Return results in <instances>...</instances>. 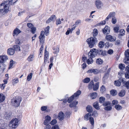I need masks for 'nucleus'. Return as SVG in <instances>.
<instances>
[{"instance_id":"nucleus-1","label":"nucleus","mask_w":129,"mask_h":129,"mask_svg":"<svg viewBox=\"0 0 129 129\" xmlns=\"http://www.w3.org/2000/svg\"><path fill=\"white\" fill-rule=\"evenodd\" d=\"M9 3L7 1L2 3L0 5V13L2 16H3L9 11Z\"/></svg>"},{"instance_id":"nucleus-2","label":"nucleus","mask_w":129,"mask_h":129,"mask_svg":"<svg viewBox=\"0 0 129 129\" xmlns=\"http://www.w3.org/2000/svg\"><path fill=\"white\" fill-rule=\"evenodd\" d=\"M98 41L97 38L94 37H91L88 39L86 40V42L87 43L89 47L90 48L94 47V46L97 43Z\"/></svg>"},{"instance_id":"nucleus-3","label":"nucleus","mask_w":129,"mask_h":129,"mask_svg":"<svg viewBox=\"0 0 129 129\" xmlns=\"http://www.w3.org/2000/svg\"><path fill=\"white\" fill-rule=\"evenodd\" d=\"M19 124V121L18 119H12L9 124V127L11 129H15L17 127Z\"/></svg>"},{"instance_id":"nucleus-4","label":"nucleus","mask_w":129,"mask_h":129,"mask_svg":"<svg viewBox=\"0 0 129 129\" xmlns=\"http://www.w3.org/2000/svg\"><path fill=\"white\" fill-rule=\"evenodd\" d=\"M21 98L19 97H14L12 99L11 102L12 105L14 106L18 107L20 105Z\"/></svg>"},{"instance_id":"nucleus-5","label":"nucleus","mask_w":129,"mask_h":129,"mask_svg":"<svg viewBox=\"0 0 129 129\" xmlns=\"http://www.w3.org/2000/svg\"><path fill=\"white\" fill-rule=\"evenodd\" d=\"M123 74L121 73L120 72H119L118 75H119V79L118 80H115L114 82V84L115 85L117 86H120L121 85V83H122L123 84V81L124 78L121 76Z\"/></svg>"},{"instance_id":"nucleus-6","label":"nucleus","mask_w":129,"mask_h":129,"mask_svg":"<svg viewBox=\"0 0 129 129\" xmlns=\"http://www.w3.org/2000/svg\"><path fill=\"white\" fill-rule=\"evenodd\" d=\"M97 53V49L93 48L89 52L88 54V56L93 58L98 55Z\"/></svg>"},{"instance_id":"nucleus-7","label":"nucleus","mask_w":129,"mask_h":129,"mask_svg":"<svg viewBox=\"0 0 129 129\" xmlns=\"http://www.w3.org/2000/svg\"><path fill=\"white\" fill-rule=\"evenodd\" d=\"M125 57L124 59V61L127 64H129V49L126 50L125 52Z\"/></svg>"},{"instance_id":"nucleus-8","label":"nucleus","mask_w":129,"mask_h":129,"mask_svg":"<svg viewBox=\"0 0 129 129\" xmlns=\"http://www.w3.org/2000/svg\"><path fill=\"white\" fill-rule=\"evenodd\" d=\"M110 27L106 25L104 28L102 29V31L104 34H106V35L110 33Z\"/></svg>"},{"instance_id":"nucleus-9","label":"nucleus","mask_w":129,"mask_h":129,"mask_svg":"<svg viewBox=\"0 0 129 129\" xmlns=\"http://www.w3.org/2000/svg\"><path fill=\"white\" fill-rule=\"evenodd\" d=\"M97 54L99 56H104L106 55V52L104 50H101L100 49H97Z\"/></svg>"},{"instance_id":"nucleus-10","label":"nucleus","mask_w":129,"mask_h":129,"mask_svg":"<svg viewBox=\"0 0 129 129\" xmlns=\"http://www.w3.org/2000/svg\"><path fill=\"white\" fill-rule=\"evenodd\" d=\"M96 7L98 9H100L103 6V3L100 0H96L95 3Z\"/></svg>"},{"instance_id":"nucleus-11","label":"nucleus","mask_w":129,"mask_h":129,"mask_svg":"<svg viewBox=\"0 0 129 129\" xmlns=\"http://www.w3.org/2000/svg\"><path fill=\"white\" fill-rule=\"evenodd\" d=\"M106 39L108 41L113 42L116 40V38L110 35H107L105 37Z\"/></svg>"},{"instance_id":"nucleus-12","label":"nucleus","mask_w":129,"mask_h":129,"mask_svg":"<svg viewBox=\"0 0 129 129\" xmlns=\"http://www.w3.org/2000/svg\"><path fill=\"white\" fill-rule=\"evenodd\" d=\"M125 70L126 72L124 73L125 77L127 79H129V65L126 66Z\"/></svg>"},{"instance_id":"nucleus-13","label":"nucleus","mask_w":129,"mask_h":129,"mask_svg":"<svg viewBox=\"0 0 129 129\" xmlns=\"http://www.w3.org/2000/svg\"><path fill=\"white\" fill-rule=\"evenodd\" d=\"M0 62L3 63L5 61L8 59V58L7 55H5L0 56Z\"/></svg>"},{"instance_id":"nucleus-14","label":"nucleus","mask_w":129,"mask_h":129,"mask_svg":"<svg viewBox=\"0 0 129 129\" xmlns=\"http://www.w3.org/2000/svg\"><path fill=\"white\" fill-rule=\"evenodd\" d=\"M24 41V38L23 37H21L19 38L18 39L15 41V43L16 44H18L21 45Z\"/></svg>"},{"instance_id":"nucleus-15","label":"nucleus","mask_w":129,"mask_h":129,"mask_svg":"<svg viewBox=\"0 0 129 129\" xmlns=\"http://www.w3.org/2000/svg\"><path fill=\"white\" fill-rule=\"evenodd\" d=\"M21 31L18 28H16L13 31V36H17L19 34L21 33Z\"/></svg>"},{"instance_id":"nucleus-16","label":"nucleus","mask_w":129,"mask_h":129,"mask_svg":"<svg viewBox=\"0 0 129 129\" xmlns=\"http://www.w3.org/2000/svg\"><path fill=\"white\" fill-rule=\"evenodd\" d=\"M64 113L61 111L58 114V118L60 120H62L64 118Z\"/></svg>"},{"instance_id":"nucleus-17","label":"nucleus","mask_w":129,"mask_h":129,"mask_svg":"<svg viewBox=\"0 0 129 129\" xmlns=\"http://www.w3.org/2000/svg\"><path fill=\"white\" fill-rule=\"evenodd\" d=\"M125 79L124 78L123 81V85L127 89H129V80L127 82L125 81Z\"/></svg>"},{"instance_id":"nucleus-18","label":"nucleus","mask_w":129,"mask_h":129,"mask_svg":"<svg viewBox=\"0 0 129 129\" xmlns=\"http://www.w3.org/2000/svg\"><path fill=\"white\" fill-rule=\"evenodd\" d=\"M115 15V12H113L110 13L109 15L105 19V20L107 21H108L109 18L112 17H115L114 16Z\"/></svg>"},{"instance_id":"nucleus-19","label":"nucleus","mask_w":129,"mask_h":129,"mask_svg":"<svg viewBox=\"0 0 129 129\" xmlns=\"http://www.w3.org/2000/svg\"><path fill=\"white\" fill-rule=\"evenodd\" d=\"M7 52L8 54L13 55L15 53V50L13 49L9 48L8 49Z\"/></svg>"},{"instance_id":"nucleus-20","label":"nucleus","mask_w":129,"mask_h":129,"mask_svg":"<svg viewBox=\"0 0 129 129\" xmlns=\"http://www.w3.org/2000/svg\"><path fill=\"white\" fill-rule=\"evenodd\" d=\"M12 116V114L10 112H7L5 115V117L6 119L7 120L11 119Z\"/></svg>"},{"instance_id":"nucleus-21","label":"nucleus","mask_w":129,"mask_h":129,"mask_svg":"<svg viewBox=\"0 0 129 129\" xmlns=\"http://www.w3.org/2000/svg\"><path fill=\"white\" fill-rule=\"evenodd\" d=\"M56 18L55 15H52L46 21L47 23H49L51 21H52L54 19H56Z\"/></svg>"},{"instance_id":"nucleus-22","label":"nucleus","mask_w":129,"mask_h":129,"mask_svg":"<svg viewBox=\"0 0 129 129\" xmlns=\"http://www.w3.org/2000/svg\"><path fill=\"white\" fill-rule=\"evenodd\" d=\"M78 103V101H74L69 104V107L71 108L76 107Z\"/></svg>"},{"instance_id":"nucleus-23","label":"nucleus","mask_w":129,"mask_h":129,"mask_svg":"<svg viewBox=\"0 0 129 129\" xmlns=\"http://www.w3.org/2000/svg\"><path fill=\"white\" fill-rule=\"evenodd\" d=\"M86 109L87 111L89 113H90L93 111V109L92 107L90 105H88L86 107Z\"/></svg>"},{"instance_id":"nucleus-24","label":"nucleus","mask_w":129,"mask_h":129,"mask_svg":"<svg viewBox=\"0 0 129 129\" xmlns=\"http://www.w3.org/2000/svg\"><path fill=\"white\" fill-rule=\"evenodd\" d=\"M91 116V114L90 113H88L86 114L84 116V120L86 121H88L89 119V118Z\"/></svg>"},{"instance_id":"nucleus-25","label":"nucleus","mask_w":129,"mask_h":129,"mask_svg":"<svg viewBox=\"0 0 129 129\" xmlns=\"http://www.w3.org/2000/svg\"><path fill=\"white\" fill-rule=\"evenodd\" d=\"M81 93V91L79 90L76 92L74 94L70 97H77L79 96Z\"/></svg>"},{"instance_id":"nucleus-26","label":"nucleus","mask_w":129,"mask_h":129,"mask_svg":"<svg viewBox=\"0 0 129 129\" xmlns=\"http://www.w3.org/2000/svg\"><path fill=\"white\" fill-rule=\"evenodd\" d=\"M125 90H124L122 89L118 93V95L120 97H123L125 95Z\"/></svg>"},{"instance_id":"nucleus-27","label":"nucleus","mask_w":129,"mask_h":129,"mask_svg":"<svg viewBox=\"0 0 129 129\" xmlns=\"http://www.w3.org/2000/svg\"><path fill=\"white\" fill-rule=\"evenodd\" d=\"M99 82H98L93 85V90L94 91L97 90L99 87Z\"/></svg>"},{"instance_id":"nucleus-28","label":"nucleus","mask_w":129,"mask_h":129,"mask_svg":"<svg viewBox=\"0 0 129 129\" xmlns=\"http://www.w3.org/2000/svg\"><path fill=\"white\" fill-rule=\"evenodd\" d=\"M110 94L113 96H115L117 94V91L115 89H112L110 91Z\"/></svg>"},{"instance_id":"nucleus-29","label":"nucleus","mask_w":129,"mask_h":129,"mask_svg":"<svg viewBox=\"0 0 129 129\" xmlns=\"http://www.w3.org/2000/svg\"><path fill=\"white\" fill-rule=\"evenodd\" d=\"M93 107L94 108L97 110H99L100 108L99 106L98 103L97 102H95L93 104Z\"/></svg>"},{"instance_id":"nucleus-30","label":"nucleus","mask_w":129,"mask_h":129,"mask_svg":"<svg viewBox=\"0 0 129 129\" xmlns=\"http://www.w3.org/2000/svg\"><path fill=\"white\" fill-rule=\"evenodd\" d=\"M94 85V82L93 81H91L89 83L88 86V88L89 89H92L93 88Z\"/></svg>"},{"instance_id":"nucleus-31","label":"nucleus","mask_w":129,"mask_h":129,"mask_svg":"<svg viewBox=\"0 0 129 129\" xmlns=\"http://www.w3.org/2000/svg\"><path fill=\"white\" fill-rule=\"evenodd\" d=\"M105 45V44L103 41H101L98 44V46L100 48H102L104 47Z\"/></svg>"},{"instance_id":"nucleus-32","label":"nucleus","mask_w":129,"mask_h":129,"mask_svg":"<svg viewBox=\"0 0 129 129\" xmlns=\"http://www.w3.org/2000/svg\"><path fill=\"white\" fill-rule=\"evenodd\" d=\"M115 108L117 111H119L122 109V107L119 104L115 105L114 106Z\"/></svg>"},{"instance_id":"nucleus-33","label":"nucleus","mask_w":129,"mask_h":129,"mask_svg":"<svg viewBox=\"0 0 129 129\" xmlns=\"http://www.w3.org/2000/svg\"><path fill=\"white\" fill-rule=\"evenodd\" d=\"M112 109V107L111 105L105 106L104 108L105 110L107 111H111Z\"/></svg>"},{"instance_id":"nucleus-34","label":"nucleus","mask_w":129,"mask_h":129,"mask_svg":"<svg viewBox=\"0 0 129 129\" xmlns=\"http://www.w3.org/2000/svg\"><path fill=\"white\" fill-rule=\"evenodd\" d=\"M103 61L100 58L97 59L96 60V63L98 64H101L103 63Z\"/></svg>"},{"instance_id":"nucleus-35","label":"nucleus","mask_w":129,"mask_h":129,"mask_svg":"<svg viewBox=\"0 0 129 129\" xmlns=\"http://www.w3.org/2000/svg\"><path fill=\"white\" fill-rule=\"evenodd\" d=\"M89 59L87 60L86 62L88 64H91L93 62V60L92 58V57H89Z\"/></svg>"},{"instance_id":"nucleus-36","label":"nucleus","mask_w":129,"mask_h":129,"mask_svg":"<svg viewBox=\"0 0 129 129\" xmlns=\"http://www.w3.org/2000/svg\"><path fill=\"white\" fill-rule=\"evenodd\" d=\"M111 102L109 101H105L103 104V105L104 107H105L107 106L110 105H111Z\"/></svg>"},{"instance_id":"nucleus-37","label":"nucleus","mask_w":129,"mask_h":129,"mask_svg":"<svg viewBox=\"0 0 129 129\" xmlns=\"http://www.w3.org/2000/svg\"><path fill=\"white\" fill-rule=\"evenodd\" d=\"M93 37H95L98 34V31L96 28H94L93 30Z\"/></svg>"},{"instance_id":"nucleus-38","label":"nucleus","mask_w":129,"mask_h":129,"mask_svg":"<svg viewBox=\"0 0 129 129\" xmlns=\"http://www.w3.org/2000/svg\"><path fill=\"white\" fill-rule=\"evenodd\" d=\"M105 45L106 47H112L113 45V44L112 43H110L109 42H106L105 44Z\"/></svg>"},{"instance_id":"nucleus-39","label":"nucleus","mask_w":129,"mask_h":129,"mask_svg":"<svg viewBox=\"0 0 129 129\" xmlns=\"http://www.w3.org/2000/svg\"><path fill=\"white\" fill-rule=\"evenodd\" d=\"M13 48L14 49L15 51H19L20 50V46L17 45H14L13 46Z\"/></svg>"},{"instance_id":"nucleus-40","label":"nucleus","mask_w":129,"mask_h":129,"mask_svg":"<svg viewBox=\"0 0 129 129\" xmlns=\"http://www.w3.org/2000/svg\"><path fill=\"white\" fill-rule=\"evenodd\" d=\"M119 68L121 70H123L125 68L124 64L122 63H120L119 65Z\"/></svg>"},{"instance_id":"nucleus-41","label":"nucleus","mask_w":129,"mask_h":129,"mask_svg":"<svg viewBox=\"0 0 129 129\" xmlns=\"http://www.w3.org/2000/svg\"><path fill=\"white\" fill-rule=\"evenodd\" d=\"M89 120L92 125H93L94 124V121L93 118L91 116L89 118Z\"/></svg>"},{"instance_id":"nucleus-42","label":"nucleus","mask_w":129,"mask_h":129,"mask_svg":"<svg viewBox=\"0 0 129 129\" xmlns=\"http://www.w3.org/2000/svg\"><path fill=\"white\" fill-rule=\"evenodd\" d=\"M90 81V78H85L83 81V82L85 83H88Z\"/></svg>"},{"instance_id":"nucleus-43","label":"nucleus","mask_w":129,"mask_h":129,"mask_svg":"<svg viewBox=\"0 0 129 129\" xmlns=\"http://www.w3.org/2000/svg\"><path fill=\"white\" fill-rule=\"evenodd\" d=\"M53 49L54 50V52L55 53H57L59 52V49L58 47H54L53 48Z\"/></svg>"},{"instance_id":"nucleus-44","label":"nucleus","mask_w":129,"mask_h":129,"mask_svg":"<svg viewBox=\"0 0 129 129\" xmlns=\"http://www.w3.org/2000/svg\"><path fill=\"white\" fill-rule=\"evenodd\" d=\"M50 27L49 26H47L45 29L44 31L45 32V35L47 36L46 34L48 33L49 32Z\"/></svg>"},{"instance_id":"nucleus-45","label":"nucleus","mask_w":129,"mask_h":129,"mask_svg":"<svg viewBox=\"0 0 129 129\" xmlns=\"http://www.w3.org/2000/svg\"><path fill=\"white\" fill-rule=\"evenodd\" d=\"M18 0H7L8 2V3L11 5L15 3Z\"/></svg>"},{"instance_id":"nucleus-46","label":"nucleus","mask_w":129,"mask_h":129,"mask_svg":"<svg viewBox=\"0 0 129 129\" xmlns=\"http://www.w3.org/2000/svg\"><path fill=\"white\" fill-rule=\"evenodd\" d=\"M105 99V97H100L99 99V102L101 103H103L104 102Z\"/></svg>"},{"instance_id":"nucleus-47","label":"nucleus","mask_w":129,"mask_h":129,"mask_svg":"<svg viewBox=\"0 0 129 129\" xmlns=\"http://www.w3.org/2000/svg\"><path fill=\"white\" fill-rule=\"evenodd\" d=\"M106 90V88L105 86L103 85L100 88V91L101 92L103 93Z\"/></svg>"},{"instance_id":"nucleus-48","label":"nucleus","mask_w":129,"mask_h":129,"mask_svg":"<svg viewBox=\"0 0 129 129\" xmlns=\"http://www.w3.org/2000/svg\"><path fill=\"white\" fill-rule=\"evenodd\" d=\"M33 74L32 73H30L27 76V80L29 81L31 79L32 76Z\"/></svg>"},{"instance_id":"nucleus-49","label":"nucleus","mask_w":129,"mask_h":129,"mask_svg":"<svg viewBox=\"0 0 129 129\" xmlns=\"http://www.w3.org/2000/svg\"><path fill=\"white\" fill-rule=\"evenodd\" d=\"M34 57V56L33 55H31L28 57L27 60L29 61H32Z\"/></svg>"},{"instance_id":"nucleus-50","label":"nucleus","mask_w":129,"mask_h":129,"mask_svg":"<svg viewBox=\"0 0 129 129\" xmlns=\"http://www.w3.org/2000/svg\"><path fill=\"white\" fill-rule=\"evenodd\" d=\"M97 94L96 92L90 93V95H88V96L90 97H97Z\"/></svg>"},{"instance_id":"nucleus-51","label":"nucleus","mask_w":129,"mask_h":129,"mask_svg":"<svg viewBox=\"0 0 129 129\" xmlns=\"http://www.w3.org/2000/svg\"><path fill=\"white\" fill-rule=\"evenodd\" d=\"M118 103V101L116 100H113L112 101V104L113 105H117Z\"/></svg>"},{"instance_id":"nucleus-52","label":"nucleus","mask_w":129,"mask_h":129,"mask_svg":"<svg viewBox=\"0 0 129 129\" xmlns=\"http://www.w3.org/2000/svg\"><path fill=\"white\" fill-rule=\"evenodd\" d=\"M47 106H43L41 107V109L42 111H45L47 108Z\"/></svg>"},{"instance_id":"nucleus-53","label":"nucleus","mask_w":129,"mask_h":129,"mask_svg":"<svg viewBox=\"0 0 129 129\" xmlns=\"http://www.w3.org/2000/svg\"><path fill=\"white\" fill-rule=\"evenodd\" d=\"M36 28L35 27H33L31 28V31L33 34H34L36 32Z\"/></svg>"},{"instance_id":"nucleus-54","label":"nucleus","mask_w":129,"mask_h":129,"mask_svg":"<svg viewBox=\"0 0 129 129\" xmlns=\"http://www.w3.org/2000/svg\"><path fill=\"white\" fill-rule=\"evenodd\" d=\"M125 31L123 29H121L120 31V35L121 36H123L124 35Z\"/></svg>"},{"instance_id":"nucleus-55","label":"nucleus","mask_w":129,"mask_h":129,"mask_svg":"<svg viewBox=\"0 0 129 129\" xmlns=\"http://www.w3.org/2000/svg\"><path fill=\"white\" fill-rule=\"evenodd\" d=\"M14 64V61L13 60H11L10 62L9 66V69H10L12 68V67L13 66V64Z\"/></svg>"},{"instance_id":"nucleus-56","label":"nucleus","mask_w":129,"mask_h":129,"mask_svg":"<svg viewBox=\"0 0 129 129\" xmlns=\"http://www.w3.org/2000/svg\"><path fill=\"white\" fill-rule=\"evenodd\" d=\"M116 18L115 17H113L112 20V23L113 24H114L116 23Z\"/></svg>"},{"instance_id":"nucleus-57","label":"nucleus","mask_w":129,"mask_h":129,"mask_svg":"<svg viewBox=\"0 0 129 129\" xmlns=\"http://www.w3.org/2000/svg\"><path fill=\"white\" fill-rule=\"evenodd\" d=\"M57 122V120L55 119L53 120L50 123L52 125H53L55 124Z\"/></svg>"},{"instance_id":"nucleus-58","label":"nucleus","mask_w":129,"mask_h":129,"mask_svg":"<svg viewBox=\"0 0 129 129\" xmlns=\"http://www.w3.org/2000/svg\"><path fill=\"white\" fill-rule=\"evenodd\" d=\"M61 22L60 18H58L56 20V24L57 25L60 24L61 23Z\"/></svg>"},{"instance_id":"nucleus-59","label":"nucleus","mask_w":129,"mask_h":129,"mask_svg":"<svg viewBox=\"0 0 129 129\" xmlns=\"http://www.w3.org/2000/svg\"><path fill=\"white\" fill-rule=\"evenodd\" d=\"M74 97H69L68 99L67 102L69 103H70L73 100Z\"/></svg>"},{"instance_id":"nucleus-60","label":"nucleus","mask_w":129,"mask_h":129,"mask_svg":"<svg viewBox=\"0 0 129 129\" xmlns=\"http://www.w3.org/2000/svg\"><path fill=\"white\" fill-rule=\"evenodd\" d=\"M45 120L50 121L51 120V117L49 115H47L45 117Z\"/></svg>"},{"instance_id":"nucleus-61","label":"nucleus","mask_w":129,"mask_h":129,"mask_svg":"<svg viewBox=\"0 0 129 129\" xmlns=\"http://www.w3.org/2000/svg\"><path fill=\"white\" fill-rule=\"evenodd\" d=\"M13 83L14 84L16 83L19 82L18 79L17 78H16L15 79L13 80Z\"/></svg>"},{"instance_id":"nucleus-62","label":"nucleus","mask_w":129,"mask_h":129,"mask_svg":"<svg viewBox=\"0 0 129 129\" xmlns=\"http://www.w3.org/2000/svg\"><path fill=\"white\" fill-rule=\"evenodd\" d=\"M119 30V27L118 26H115L114 28V30L115 33H117Z\"/></svg>"},{"instance_id":"nucleus-63","label":"nucleus","mask_w":129,"mask_h":129,"mask_svg":"<svg viewBox=\"0 0 129 129\" xmlns=\"http://www.w3.org/2000/svg\"><path fill=\"white\" fill-rule=\"evenodd\" d=\"M92 116L95 117L97 115V112L96 111H94L92 113Z\"/></svg>"},{"instance_id":"nucleus-64","label":"nucleus","mask_w":129,"mask_h":129,"mask_svg":"<svg viewBox=\"0 0 129 129\" xmlns=\"http://www.w3.org/2000/svg\"><path fill=\"white\" fill-rule=\"evenodd\" d=\"M99 73V71L97 69H93V73L94 74H96Z\"/></svg>"}]
</instances>
